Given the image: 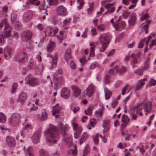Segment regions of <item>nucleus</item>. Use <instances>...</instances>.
<instances>
[{"label":"nucleus","instance_id":"1","mask_svg":"<svg viewBox=\"0 0 156 156\" xmlns=\"http://www.w3.org/2000/svg\"><path fill=\"white\" fill-rule=\"evenodd\" d=\"M50 127L44 131V134L45 136L46 142L49 146L52 145L56 143V138L59 134L57 127L50 124Z\"/></svg>","mask_w":156,"mask_h":156},{"label":"nucleus","instance_id":"2","mask_svg":"<svg viewBox=\"0 0 156 156\" xmlns=\"http://www.w3.org/2000/svg\"><path fill=\"white\" fill-rule=\"evenodd\" d=\"M4 27L3 31L1 32L0 34V45H3L7 38L10 37L11 35V30L9 28V25L7 20H4L0 23V30Z\"/></svg>","mask_w":156,"mask_h":156},{"label":"nucleus","instance_id":"3","mask_svg":"<svg viewBox=\"0 0 156 156\" xmlns=\"http://www.w3.org/2000/svg\"><path fill=\"white\" fill-rule=\"evenodd\" d=\"M58 126L60 130L61 133L63 134V140L66 142L69 146L72 144V140L71 136L69 135L67 138H65L64 136L66 133V130L69 129V126L67 124L64 125L61 122H59L58 124Z\"/></svg>","mask_w":156,"mask_h":156},{"label":"nucleus","instance_id":"4","mask_svg":"<svg viewBox=\"0 0 156 156\" xmlns=\"http://www.w3.org/2000/svg\"><path fill=\"white\" fill-rule=\"evenodd\" d=\"M38 79L29 74L26 76L25 78V83L30 86L33 87L38 84Z\"/></svg>","mask_w":156,"mask_h":156},{"label":"nucleus","instance_id":"5","mask_svg":"<svg viewBox=\"0 0 156 156\" xmlns=\"http://www.w3.org/2000/svg\"><path fill=\"white\" fill-rule=\"evenodd\" d=\"M71 124L73 130L75 131L74 133V138L77 139L80 136L82 131L83 128L81 126H79L75 122H72Z\"/></svg>","mask_w":156,"mask_h":156},{"label":"nucleus","instance_id":"6","mask_svg":"<svg viewBox=\"0 0 156 156\" xmlns=\"http://www.w3.org/2000/svg\"><path fill=\"white\" fill-rule=\"evenodd\" d=\"M32 35V33L29 30H27L23 31L21 35V39L25 41H29L31 38Z\"/></svg>","mask_w":156,"mask_h":156},{"label":"nucleus","instance_id":"7","mask_svg":"<svg viewBox=\"0 0 156 156\" xmlns=\"http://www.w3.org/2000/svg\"><path fill=\"white\" fill-rule=\"evenodd\" d=\"M27 55L24 52H20L18 53L15 56V60L19 62H23L26 59Z\"/></svg>","mask_w":156,"mask_h":156},{"label":"nucleus","instance_id":"8","mask_svg":"<svg viewBox=\"0 0 156 156\" xmlns=\"http://www.w3.org/2000/svg\"><path fill=\"white\" fill-rule=\"evenodd\" d=\"M57 14L61 16H65L67 14L66 8L63 5L59 6L56 9Z\"/></svg>","mask_w":156,"mask_h":156},{"label":"nucleus","instance_id":"9","mask_svg":"<svg viewBox=\"0 0 156 156\" xmlns=\"http://www.w3.org/2000/svg\"><path fill=\"white\" fill-rule=\"evenodd\" d=\"M99 39L101 44H108L110 42L109 36L105 33H103L99 37Z\"/></svg>","mask_w":156,"mask_h":156},{"label":"nucleus","instance_id":"10","mask_svg":"<svg viewBox=\"0 0 156 156\" xmlns=\"http://www.w3.org/2000/svg\"><path fill=\"white\" fill-rule=\"evenodd\" d=\"M41 131L38 129L34 134L32 137V140L33 143L37 144L39 143L41 136Z\"/></svg>","mask_w":156,"mask_h":156},{"label":"nucleus","instance_id":"11","mask_svg":"<svg viewBox=\"0 0 156 156\" xmlns=\"http://www.w3.org/2000/svg\"><path fill=\"white\" fill-rule=\"evenodd\" d=\"M20 114L14 113L12 115L9 121L11 123L15 124L20 122Z\"/></svg>","mask_w":156,"mask_h":156},{"label":"nucleus","instance_id":"12","mask_svg":"<svg viewBox=\"0 0 156 156\" xmlns=\"http://www.w3.org/2000/svg\"><path fill=\"white\" fill-rule=\"evenodd\" d=\"M70 90L68 88L65 87L63 88L61 90V96L62 98L65 99H68L70 96Z\"/></svg>","mask_w":156,"mask_h":156},{"label":"nucleus","instance_id":"13","mask_svg":"<svg viewBox=\"0 0 156 156\" xmlns=\"http://www.w3.org/2000/svg\"><path fill=\"white\" fill-rule=\"evenodd\" d=\"M12 50L11 48L7 46L4 48L3 54L5 58L8 60L12 57Z\"/></svg>","mask_w":156,"mask_h":156},{"label":"nucleus","instance_id":"14","mask_svg":"<svg viewBox=\"0 0 156 156\" xmlns=\"http://www.w3.org/2000/svg\"><path fill=\"white\" fill-rule=\"evenodd\" d=\"M152 102L149 101L145 102L143 105V108L146 115L150 113L152 109Z\"/></svg>","mask_w":156,"mask_h":156},{"label":"nucleus","instance_id":"15","mask_svg":"<svg viewBox=\"0 0 156 156\" xmlns=\"http://www.w3.org/2000/svg\"><path fill=\"white\" fill-rule=\"evenodd\" d=\"M47 57L50 58L51 59V61L50 62L52 66V67L51 68V69L53 67H55L58 59V56L56 54L55 55L54 57L53 58L51 54L48 53L47 54Z\"/></svg>","mask_w":156,"mask_h":156},{"label":"nucleus","instance_id":"16","mask_svg":"<svg viewBox=\"0 0 156 156\" xmlns=\"http://www.w3.org/2000/svg\"><path fill=\"white\" fill-rule=\"evenodd\" d=\"M73 92V95L76 98H77L81 94V90L76 85H73L71 87Z\"/></svg>","mask_w":156,"mask_h":156},{"label":"nucleus","instance_id":"17","mask_svg":"<svg viewBox=\"0 0 156 156\" xmlns=\"http://www.w3.org/2000/svg\"><path fill=\"white\" fill-rule=\"evenodd\" d=\"M139 106V105L136 107L131 108L128 111V113L130 116L131 117V119L133 120H136V119L137 115L135 113V109H138Z\"/></svg>","mask_w":156,"mask_h":156},{"label":"nucleus","instance_id":"18","mask_svg":"<svg viewBox=\"0 0 156 156\" xmlns=\"http://www.w3.org/2000/svg\"><path fill=\"white\" fill-rule=\"evenodd\" d=\"M95 87L92 84H90L88 86L87 89V95L88 97H90L94 93L95 91Z\"/></svg>","mask_w":156,"mask_h":156},{"label":"nucleus","instance_id":"19","mask_svg":"<svg viewBox=\"0 0 156 156\" xmlns=\"http://www.w3.org/2000/svg\"><path fill=\"white\" fill-rule=\"evenodd\" d=\"M6 141V144L10 147L14 146L16 144L15 138L11 136L7 137Z\"/></svg>","mask_w":156,"mask_h":156},{"label":"nucleus","instance_id":"20","mask_svg":"<svg viewBox=\"0 0 156 156\" xmlns=\"http://www.w3.org/2000/svg\"><path fill=\"white\" fill-rule=\"evenodd\" d=\"M136 21V15L134 13H132L128 20V23L130 26H134Z\"/></svg>","mask_w":156,"mask_h":156},{"label":"nucleus","instance_id":"21","mask_svg":"<svg viewBox=\"0 0 156 156\" xmlns=\"http://www.w3.org/2000/svg\"><path fill=\"white\" fill-rule=\"evenodd\" d=\"M23 149L24 151L25 152L26 155H28L29 156H34L33 151V149L32 146L29 147L27 148V151L26 150L25 147H23Z\"/></svg>","mask_w":156,"mask_h":156},{"label":"nucleus","instance_id":"22","mask_svg":"<svg viewBox=\"0 0 156 156\" xmlns=\"http://www.w3.org/2000/svg\"><path fill=\"white\" fill-rule=\"evenodd\" d=\"M151 22L150 20L147 21L146 23L142 24L140 26V28H143L145 30V33L147 34L148 32V29L149 27V24Z\"/></svg>","mask_w":156,"mask_h":156},{"label":"nucleus","instance_id":"23","mask_svg":"<svg viewBox=\"0 0 156 156\" xmlns=\"http://www.w3.org/2000/svg\"><path fill=\"white\" fill-rule=\"evenodd\" d=\"M27 96L26 94L23 92H22L19 96L18 101L23 103L26 100Z\"/></svg>","mask_w":156,"mask_h":156},{"label":"nucleus","instance_id":"24","mask_svg":"<svg viewBox=\"0 0 156 156\" xmlns=\"http://www.w3.org/2000/svg\"><path fill=\"white\" fill-rule=\"evenodd\" d=\"M55 46V42L50 41L47 47V50L48 52H51L53 51Z\"/></svg>","mask_w":156,"mask_h":156},{"label":"nucleus","instance_id":"25","mask_svg":"<svg viewBox=\"0 0 156 156\" xmlns=\"http://www.w3.org/2000/svg\"><path fill=\"white\" fill-rule=\"evenodd\" d=\"M59 104H57L55 106H53V109L52 110L53 116H55L56 113H59L61 110V108L59 106Z\"/></svg>","mask_w":156,"mask_h":156},{"label":"nucleus","instance_id":"26","mask_svg":"<svg viewBox=\"0 0 156 156\" xmlns=\"http://www.w3.org/2000/svg\"><path fill=\"white\" fill-rule=\"evenodd\" d=\"M103 111V108H100L95 111V115L98 120L101 118Z\"/></svg>","mask_w":156,"mask_h":156},{"label":"nucleus","instance_id":"27","mask_svg":"<svg viewBox=\"0 0 156 156\" xmlns=\"http://www.w3.org/2000/svg\"><path fill=\"white\" fill-rule=\"evenodd\" d=\"M39 154L41 156H49L48 153L47 152L44 151L43 149H41L39 151ZM53 156H58L57 153V151L54 154Z\"/></svg>","mask_w":156,"mask_h":156},{"label":"nucleus","instance_id":"28","mask_svg":"<svg viewBox=\"0 0 156 156\" xmlns=\"http://www.w3.org/2000/svg\"><path fill=\"white\" fill-rule=\"evenodd\" d=\"M104 92L105 99H109L112 95V92L106 87L104 88Z\"/></svg>","mask_w":156,"mask_h":156},{"label":"nucleus","instance_id":"29","mask_svg":"<svg viewBox=\"0 0 156 156\" xmlns=\"http://www.w3.org/2000/svg\"><path fill=\"white\" fill-rule=\"evenodd\" d=\"M49 34L50 36L55 35L58 32V29L56 27L51 28L49 29Z\"/></svg>","mask_w":156,"mask_h":156},{"label":"nucleus","instance_id":"30","mask_svg":"<svg viewBox=\"0 0 156 156\" xmlns=\"http://www.w3.org/2000/svg\"><path fill=\"white\" fill-rule=\"evenodd\" d=\"M64 58L65 60L67 62L71 58V55H70V51L69 50H67L64 54Z\"/></svg>","mask_w":156,"mask_h":156},{"label":"nucleus","instance_id":"31","mask_svg":"<svg viewBox=\"0 0 156 156\" xmlns=\"http://www.w3.org/2000/svg\"><path fill=\"white\" fill-rule=\"evenodd\" d=\"M88 137V135L86 132H84L81 137V138L79 141L80 145H81Z\"/></svg>","mask_w":156,"mask_h":156},{"label":"nucleus","instance_id":"32","mask_svg":"<svg viewBox=\"0 0 156 156\" xmlns=\"http://www.w3.org/2000/svg\"><path fill=\"white\" fill-rule=\"evenodd\" d=\"M144 82L142 80H139L137 83V84L136 87V89L137 90H139L144 85Z\"/></svg>","mask_w":156,"mask_h":156},{"label":"nucleus","instance_id":"33","mask_svg":"<svg viewBox=\"0 0 156 156\" xmlns=\"http://www.w3.org/2000/svg\"><path fill=\"white\" fill-rule=\"evenodd\" d=\"M115 71L116 73L118 72L119 67L118 66H115L113 68L109 69L108 71V73L111 75H114L115 73Z\"/></svg>","mask_w":156,"mask_h":156},{"label":"nucleus","instance_id":"34","mask_svg":"<svg viewBox=\"0 0 156 156\" xmlns=\"http://www.w3.org/2000/svg\"><path fill=\"white\" fill-rule=\"evenodd\" d=\"M48 2L49 5L53 6L59 4V2L58 0H49Z\"/></svg>","mask_w":156,"mask_h":156},{"label":"nucleus","instance_id":"35","mask_svg":"<svg viewBox=\"0 0 156 156\" xmlns=\"http://www.w3.org/2000/svg\"><path fill=\"white\" fill-rule=\"evenodd\" d=\"M92 106H90L87 108V110H85L84 112L86 115H91L92 114Z\"/></svg>","mask_w":156,"mask_h":156},{"label":"nucleus","instance_id":"36","mask_svg":"<svg viewBox=\"0 0 156 156\" xmlns=\"http://www.w3.org/2000/svg\"><path fill=\"white\" fill-rule=\"evenodd\" d=\"M106 26L104 24H101L97 26V29L98 31H104L105 29Z\"/></svg>","mask_w":156,"mask_h":156},{"label":"nucleus","instance_id":"37","mask_svg":"<svg viewBox=\"0 0 156 156\" xmlns=\"http://www.w3.org/2000/svg\"><path fill=\"white\" fill-rule=\"evenodd\" d=\"M18 86V85L17 83H13L12 87V94H13L14 93L16 92Z\"/></svg>","mask_w":156,"mask_h":156},{"label":"nucleus","instance_id":"38","mask_svg":"<svg viewBox=\"0 0 156 156\" xmlns=\"http://www.w3.org/2000/svg\"><path fill=\"white\" fill-rule=\"evenodd\" d=\"M6 121V117L2 112L0 113V122L4 123Z\"/></svg>","mask_w":156,"mask_h":156},{"label":"nucleus","instance_id":"39","mask_svg":"<svg viewBox=\"0 0 156 156\" xmlns=\"http://www.w3.org/2000/svg\"><path fill=\"white\" fill-rule=\"evenodd\" d=\"M117 24H119V26L118 28H116V30H118L120 28H121V29H123L126 27V25L125 22L123 21H121L120 23H117Z\"/></svg>","mask_w":156,"mask_h":156},{"label":"nucleus","instance_id":"40","mask_svg":"<svg viewBox=\"0 0 156 156\" xmlns=\"http://www.w3.org/2000/svg\"><path fill=\"white\" fill-rule=\"evenodd\" d=\"M98 134L93 135L92 138L94 142L95 145H97L98 143Z\"/></svg>","mask_w":156,"mask_h":156},{"label":"nucleus","instance_id":"41","mask_svg":"<svg viewBox=\"0 0 156 156\" xmlns=\"http://www.w3.org/2000/svg\"><path fill=\"white\" fill-rule=\"evenodd\" d=\"M130 120V118L127 115H123L122 116V122H128Z\"/></svg>","mask_w":156,"mask_h":156},{"label":"nucleus","instance_id":"42","mask_svg":"<svg viewBox=\"0 0 156 156\" xmlns=\"http://www.w3.org/2000/svg\"><path fill=\"white\" fill-rule=\"evenodd\" d=\"M90 148L89 147L88 145H87L85 148L83 153L82 156H86L90 152Z\"/></svg>","mask_w":156,"mask_h":156},{"label":"nucleus","instance_id":"43","mask_svg":"<svg viewBox=\"0 0 156 156\" xmlns=\"http://www.w3.org/2000/svg\"><path fill=\"white\" fill-rule=\"evenodd\" d=\"M48 114L45 111H43L41 114V119L42 120H45L48 118Z\"/></svg>","mask_w":156,"mask_h":156},{"label":"nucleus","instance_id":"44","mask_svg":"<svg viewBox=\"0 0 156 156\" xmlns=\"http://www.w3.org/2000/svg\"><path fill=\"white\" fill-rule=\"evenodd\" d=\"M101 44L102 45V46L100 49V51L101 52H103L105 51L108 44Z\"/></svg>","mask_w":156,"mask_h":156},{"label":"nucleus","instance_id":"45","mask_svg":"<svg viewBox=\"0 0 156 156\" xmlns=\"http://www.w3.org/2000/svg\"><path fill=\"white\" fill-rule=\"evenodd\" d=\"M147 39L146 38H145L143 40H142L141 41H140V43L138 44V48H142L145 43V41H146Z\"/></svg>","mask_w":156,"mask_h":156},{"label":"nucleus","instance_id":"46","mask_svg":"<svg viewBox=\"0 0 156 156\" xmlns=\"http://www.w3.org/2000/svg\"><path fill=\"white\" fill-rule=\"evenodd\" d=\"M30 16L28 15V14L27 13H26L23 16V20L25 22H27L30 20Z\"/></svg>","mask_w":156,"mask_h":156},{"label":"nucleus","instance_id":"47","mask_svg":"<svg viewBox=\"0 0 156 156\" xmlns=\"http://www.w3.org/2000/svg\"><path fill=\"white\" fill-rule=\"evenodd\" d=\"M110 76L107 75L105 77L104 79V83L106 84L109 83L110 82Z\"/></svg>","mask_w":156,"mask_h":156},{"label":"nucleus","instance_id":"48","mask_svg":"<svg viewBox=\"0 0 156 156\" xmlns=\"http://www.w3.org/2000/svg\"><path fill=\"white\" fill-rule=\"evenodd\" d=\"M70 66L71 69H74L76 67V64L73 61H71L70 64Z\"/></svg>","mask_w":156,"mask_h":156},{"label":"nucleus","instance_id":"49","mask_svg":"<svg viewBox=\"0 0 156 156\" xmlns=\"http://www.w3.org/2000/svg\"><path fill=\"white\" fill-rule=\"evenodd\" d=\"M142 71V70H141L140 69H138L135 70L134 71V72L136 75L141 76L143 74Z\"/></svg>","mask_w":156,"mask_h":156},{"label":"nucleus","instance_id":"50","mask_svg":"<svg viewBox=\"0 0 156 156\" xmlns=\"http://www.w3.org/2000/svg\"><path fill=\"white\" fill-rule=\"evenodd\" d=\"M98 63L96 62L92 63L90 66V68L91 69H93L98 67Z\"/></svg>","mask_w":156,"mask_h":156},{"label":"nucleus","instance_id":"51","mask_svg":"<svg viewBox=\"0 0 156 156\" xmlns=\"http://www.w3.org/2000/svg\"><path fill=\"white\" fill-rule=\"evenodd\" d=\"M130 14V12L128 11L125 10L123 12L122 15L123 18L125 19L127 18Z\"/></svg>","mask_w":156,"mask_h":156},{"label":"nucleus","instance_id":"52","mask_svg":"<svg viewBox=\"0 0 156 156\" xmlns=\"http://www.w3.org/2000/svg\"><path fill=\"white\" fill-rule=\"evenodd\" d=\"M129 85L128 84H126L123 88L122 91V95H124L126 91V90L129 87Z\"/></svg>","mask_w":156,"mask_h":156},{"label":"nucleus","instance_id":"53","mask_svg":"<svg viewBox=\"0 0 156 156\" xmlns=\"http://www.w3.org/2000/svg\"><path fill=\"white\" fill-rule=\"evenodd\" d=\"M149 17V16L147 14H145L144 15L140 17V20L141 21H142L144 20H147Z\"/></svg>","mask_w":156,"mask_h":156},{"label":"nucleus","instance_id":"54","mask_svg":"<svg viewBox=\"0 0 156 156\" xmlns=\"http://www.w3.org/2000/svg\"><path fill=\"white\" fill-rule=\"evenodd\" d=\"M126 70V67L124 66H122L120 69L119 70V69L118 72L119 73V74H120L125 72Z\"/></svg>","mask_w":156,"mask_h":156},{"label":"nucleus","instance_id":"55","mask_svg":"<svg viewBox=\"0 0 156 156\" xmlns=\"http://www.w3.org/2000/svg\"><path fill=\"white\" fill-rule=\"evenodd\" d=\"M63 71L62 69H58L57 72L56 71L54 73V75L55 76H57L58 74H62Z\"/></svg>","mask_w":156,"mask_h":156},{"label":"nucleus","instance_id":"56","mask_svg":"<svg viewBox=\"0 0 156 156\" xmlns=\"http://www.w3.org/2000/svg\"><path fill=\"white\" fill-rule=\"evenodd\" d=\"M88 30V28H86L85 29V30L82 34L81 37L84 38H86L87 37V32Z\"/></svg>","mask_w":156,"mask_h":156},{"label":"nucleus","instance_id":"57","mask_svg":"<svg viewBox=\"0 0 156 156\" xmlns=\"http://www.w3.org/2000/svg\"><path fill=\"white\" fill-rule=\"evenodd\" d=\"M113 19H112L110 20V22L112 24L113 27H114L115 29H116V28H118L119 26V25L118 24H117V23L115 24L113 22Z\"/></svg>","mask_w":156,"mask_h":156},{"label":"nucleus","instance_id":"58","mask_svg":"<svg viewBox=\"0 0 156 156\" xmlns=\"http://www.w3.org/2000/svg\"><path fill=\"white\" fill-rule=\"evenodd\" d=\"M150 84L151 86L155 85L156 84V80L151 78L150 81Z\"/></svg>","mask_w":156,"mask_h":156},{"label":"nucleus","instance_id":"59","mask_svg":"<svg viewBox=\"0 0 156 156\" xmlns=\"http://www.w3.org/2000/svg\"><path fill=\"white\" fill-rule=\"evenodd\" d=\"M93 9V5H91L90 6V7L87 9L88 14H90L92 12Z\"/></svg>","mask_w":156,"mask_h":156},{"label":"nucleus","instance_id":"60","mask_svg":"<svg viewBox=\"0 0 156 156\" xmlns=\"http://www.w3.org/2000/svg\"><path fill=\"white\" fill-rule=\"evenodd\" d=\"M91 32L93 36H94L97 34V32L95 28H93L91 30Z\"/></svg>","mask_w":156,"mask_h":156},{"label":"nucleus","instance_id":"61","mask_svg":"<svg viewBox=\"0 0 156 156\" xmlns=\"http://www.w3.org/2000/svg\"><path fill=\"white\" fill-rule=\"evenodd\" d=\"M86 61L85 58L84 57H83L81 58L80 59V62L81 64L83 66L85 64V63Z\"/></svg>","mask_w":156,"mask_h":156},{"label":"nucleus","instance_id":"62","mask_svg":"<svg viewBox=\"0 0 156 156\" xmlns=\"http://www.w3.org/2000/svg\"><path fill=\"white\" fill-rule=\"evenodd\" d=\"M109 126V123L108 121L105 120L103 121V127H105Z\"/></svg>","mask_w":156,"mask_h":156},{"label":"nucleus","instance_id":"63","mask_svg":"<svg viewBox=\"0 0 156 156\" xmlns=\"http://www.w3.org/2000/svg\"><path fill=\"white\" fill-rule=\"evenodd\" d=\"M118 102V101L117 100H114L112 102L111 104L112 107L113 108H115L116 107L117 105Z\"/></svg>","mask_w":156,"mask_h":156},{"label":"nucleus","instance_id":"64","mask_svg":"<svg viewBox=\"0 0 156 156\" xmlns=\"http://www.w3.org/2000/svg\"><path fill=\"white\" fill-rule=\"evenodd\" d=\"M149 65L147 63H146L144 64V67L142 68V71L147 70L149 68Z\"/></svg>","mask_w":156,"mask_h":156}]
</instances>
